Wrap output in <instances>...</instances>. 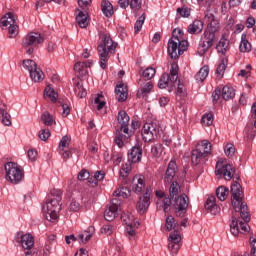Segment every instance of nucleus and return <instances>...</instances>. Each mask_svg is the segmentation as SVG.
Masks as SVG:
<instances>
[{
  "instance_id": "1",
  "label": "nucleus",
  "mask_w": 256,
  "mask_h": 256,
  "mask_svg": "<svg viewBox=\"0 0 256 256\" xmlns=\"http://www.w3.org/2000/svg\"><path fill=\"white\" fill-rule=\"evenodd\" d=\"M231 201L232 207L236 213H240L241 220H237L235 216L232 217V222L230 223V231L234 237H237L239 233H249V221H251V216L247 211V203L243 202V189L241 184L235 181L231 185ZM244 221V222H243Z\"/></svg>"
},
{
  "instance_id": "2",
  "label": "nucleus",
  "mask_w": 256,
  "mask_h": 256,
  "mask_svg": "<svg viewBox=\"0 0 256 256\" xmlns=\"http://www.w3.org/2000/svg\"><path fill=\"white\" fill-rule=\"evenodd\" d=\"M118 123L120 125V128L116 130V136H115V144L118 147H123L125 143H129V139L133 137L136 129H139L141 127V123L137 120H132L131 123V129H129V114L125 112V110H120L118 112Z\"/></svg>"
},
{
  "instance_id": "3",
  "label": "nucleus",
  "mask_w": 256,
  "mask_h": 256,
  "mask_svg": "<svg viewBox=\"0 0 256 256\" xmlns=\"http://www.w3.org/2000/svg\"><path fill=\"white\" fill-rule=\"evenodd\" d=\"M204 21L207 23V28L204 31V39L199 49L202 53H207L217 41L215 33L219 31V21L210 12L205 14Z\"/></svg>"
},
{
  "instance_id": "4",
  "label": "nucleus",
  "mask_w": 256,
  "mask_h": 256,
  "mask_svg": "<svg viewBox=\"0 0 256 256\" xmlns=\"http://www.w3.org/2000/svg\"><path fill=\"white\" fill-rule=\"evenodd\" d=\"M169 191L176 217H183L187 213V207H189V197L185 194L177 196L181 193V186L177 180L170 183Z\"/></svg>"
},
{
  "instance_id": "5",
  "label": "nucleus",
  "mask_w": 256,
  "mask_h": 256,
  "mask_svg": "<svg viewBox=\"0 0 256 256\" xmlns=\"http://www.w3.org/2000/svg\"><path fill=\"white\" fill-rule=\"evenodd\" d=\"M100 39L102 42L97 47L98 55L100 57V67L101 69H107V61H109L111 55L115 53L117 43L111 39V35L107 32L101 33Z\"/></svg>"
},
{
  "instance_id": "6",
  "label": "nucleus",
  "mask_w": 256,
  "mask_h": 256,
  "mask_svg": "<svg viewBox=\"0 0 256 256\" xmlns=\"http://www.w3.org/2000/svg\"><path fill=\"white\" fill-rule=\"evenodd\" d=\"M189 47V42L183 39V30L174 29L172 32V38L168 42V54L172 59H177L180 55H183L187 48Z\"/></svg>"
},
{
  "instance_id": "7",
  "label": "nucleus",
  "mask_w": 256,
  "mask_h": 256,
  "mask_svg": "<svg viewBox=\"0 0 256 256\" xmlns=\"http://www.w3.org/2000/svg\"><path fill=\"white\" fill-rule=\"evenodd\" d=\"M211 142L208 140H202L196 145V149L192 150L191 161L193 165H199V163H205L207 157L211 153Z\"/></svg>"
},
{
  "instance_id": "8",
  "label": "nucleus",
  "mask_w": 256,
  "mask_h": 256,
  "mask_svg": "<svg viewBox=\"0 0 256 256\" xmlns=\"http://www.w3.org/2000/svg\"><path fill=\"white\" fill-rule=\"evenodd\" d=\"M44 41L45 38H43V35H41V33L30 32L23 38L22 47L23 49H26V53L28 55H32V53L35 51V47H37V45H41V43H43Z\"/></svg>"
},
{
  "instance_id": "9",
  "label": "nucleus",
  "mask_w": 256,
  "mask_h": 256,
  "mask_svg": "<svg viewBox=\"0 0 256 256\" xmlns=\"http://www.w3.org/2000/svg\"><path fill=\"white\" fill-rule=\"evenodd\" d=\"M178 79H179V65H177V63H172L169 74L164 73L161 76L158 82V87L159 89H167L169 85L170 86L175 85Z\"/></svg>"
},
{
  "instance_id": "10",
  "label": "nucleus",
  "mask_w": 256,
  "mask_h": 256,
  "mask_svg": "<svg viewBox=\"0 0 256 256\" xmlns=\"http://www.w3.org/2000/svg\"><path fill=\"white\" fill-rule=\"evenodd\" d=\"M6 171V179L14 185H17V183H21L23 181V169H21V166L15 162H8L4 166Z\"/></svg>"
},
{
  "instance_id": "11",
  "label": "nucleus",
  "mask_w": 256,
  "mask_h": 256,
  "mask_svg": "<svg viewBox=\"0 0 256 256\" xmlns=\"http://www.w3.org/2000/svg\"><path fill=\"white\" fill-rule=\"evenodd\" d=\"M43 213H46L48 221H57L59 212L61 211V201L50 198L42 207Z\"/></svg>"
},
{
  "instance_id": "12",
  "label": "nucleus",
  "mask_w": 256,
  "mask_h": 256,
  "mask_svg": "<svg viewBox=\"0 0 256 256\" xmlns=\"http://www.w3.org/2000/svg\"><path fill=\"white\" fill-rule=\"evenodd\" d=\"M179 173V168L177 167V162L175 160H171L166 168L163 182L165 185L170 186L173 181H177L179 179V176L177 175Z\"/></svg>"
},
{
  "instance_id": "13",
  "label": "nucleus",
  "mask_w": 256,
  "mask_h": 256,
  "mask_svg": "<svg viewBox=\"0 0 256 256\" xmlns=\"http://www.w3.org/2000/svg\"><path fill=\"white\" fill-rule=\"evenodd\" d=\"M215 175L217 177H224L226 181H231L235 175V168L231 164H223V162L216 163Z\"/></svg>"
},
{
  "instance_id": "14",
  "label": "nucleus",
  "mask_w": 256,
  "mask_h": 256,
  "mask_svg": "<svg viewBox=\"0 0 256 256\" xmlns=\"http://www.w3.org/2000/svg\"><path fill=\"white\" fill-rule=\"evenodd\" d=\"M151 193H153V189L151 186H147L144 195L139 197V200L136 204V209L140 215L147 213L149 205H151Z\"/></svg>"
},
{
  "instance_id": "15",
  "label": "nucleus",
  "mask_w": 256,
  "mask_h": 256,
  "mask_svg": "<svg viewBox=\"0 0 256 256\" xmlns=\"http://www.w3.org/2000/svg\"><path fill=\"white\" fill-rule=\"evenodd\" d=\"M159 135V125L155 122L145 123L142 129V137L145 143L153 141Z\"/></svg>"
},
{
  "instance_id": "16",
  "label": "nucleus",
  "mask_w": 256,
  "mask_h": 256,
  "mask_svg": "<svg viewBox=\"0 0 256 256\" xmlns=\"http://www.w3.org/2000/svg\"><path fill=\"white\" fill-rule=\"evenodd\" d=\"M181 249V234L179 231H174L169 234L168 238V251L171 255H177Z\"/></svg>"
},
{
  "instance_id": "17",
  "label": "nucleus",
  "mask_w": 256,
  "mask_h": 256,
  "mask_svg": "<svg viewBox=\"0 0 256 256\" xmlns=\"http://www.w3.org/2000/svg\"><path fill=\"white\" fill-rule=\"evenodd\" d=\"M16 241L21 245L24 251L34 249L35 238L31 234H23V232H18L16 235Z\"/></svg>"
},
{
  "instance_id": "18",
  "label": "nucleus",
  "mask_w": 256,
  "mask_h": 256,
  "mask_svg": "<svg viewBox=\"0 0 256 256\" xmlns=\"http://www.w3.org/2000/svg\"><path fill=\"white\" fill-rule=\"evenodd\" d=\"M119 200L117 198L112 199V204L104 211V218L106 221H113L117 217L119 211Z\"/></svg>"
},
{
  "instance_id": "19",
  "label": "nucleus",
  "mask_w": 256,
  "mask_h": 256,
  "mask_svg": "<svg viewBox=\"0 0 256 256\" xmlns=\"http://www.w3.org/2000/svg\"><path fill=\"white\" fill-rule=\"evenodd\" d=\"M142 157H143V148H141V146L139 145L133 146L128 151L129 163H139L141 162Z\"/></svg>"
},
{
  "instance_id": "20",
  "label": "nucleus",
  "mask_w": 256,
  "mask_h": 256,
  "mask_svg": "<svg viewBox=\"0 0 256 256\" xmlns=\"http://www.w3.org/2000/svg\"><path fill=\"white\" fill-rule=\"evenodd\" d=\"M132 189L137 195H141L143 191H147V187H145V178H143V176H135Z\"/></svg>"
},
{
  "instance_id": "21",
  "label": "nucleus",
  "mask_w": 256,
  "mask_h": 256,
  "mask_svg": "<svg viewBox=\"0 0 256 256\" xmlns=\"http://www.w3.org/2000/svg\"><path fill=\"white\" fill-rule=\"evenodd\" d=\"M93 65V61L88 60L87 62H77L74 65V71L76 73H79L81 77H84V75H87V68L91 67Z\"/></svg>"
},
{
  "instance_id": "22",
  "label": "nucleus",
  "mask_w": 256,
  "mask_h": 256,
  "mask_svg": "<svg viewBox=\"0 0 256 256\" xmlns=\"http://www.w3.org/2000/svg\"><path fill=\"white\" fill-rule=\"evenodd\" d=\"M187 31L190 35H199V33L203 31V21L194 20L193 23L188 26Z\"/></svg>"
},
{
  "instance_id": "23",
  "label": "nucleus",
  "mask_w": 256,
  "mask_h": 256,
  "mask_svg": "<svg viewBox=\"0 0 256 256\" xmlns=\"http://www.w3.org/2000/svg\"><path fill=\"white\" fill-rule=\"evenodd\" d=\"M95 233V227L90 226L85 230L84 232H81L78 235V240L81 241V243H88L91 240V237H93V234Z\"/></svg>"
},
{
  "instance_id": "24",
  "label": "nucleus",
  "mask_w": 256,
  "mask_h": 256,
  "mask_svg": "<svg viewBox=\"0 0 256 256\" xmlns=\"http://www.w3.org/2000/svg\"><path fill=\"white\" fill-rule=\"evenodd\" d=\"M216 199L215 196H211L207 199L205 203V209L210 211L212 215H217L219 213V206L215 203Z\"/></svg>"
},
{
  "instance_id": "25",
  "label": "nucleus",
  "mask_w": 256,
  "mask_h": 256,
  "mask_svg": "<svg viewBox=\"0 0 256 256\" xmlns=\"http://www.w3.org/2000/svg\"><path fill=\"white\" fill-rule=\"evenodd\" d=\"M115 93L118 101L121 103H123V101H127V86H125V84L121 83L117 85Z\"/></svg>"
},
{
  "instance_id": "26",
  "label": "nucleus",
  "mask_w": 256,
  "mask_h": 256,
  "mask_svg": "<svg viewBox=\"0 0 256 256\" xmlns=\"http://www.w3.org/2000/svg\"><path fill=\"white\" fill-rule=\"evenodd\" d=\"M2 27H11L15 25V15L11 12H8L0 20Z\"/></svg>"
},
{
  "instance_id": "27",
  "label": "nucleus",
  "mask_w": 256,
  "mask_h": 256,
  "mask_svg": "<svg viewBox=\"0 0 256 256\" xmlns=\"http://www.w3.org/2000/svg\"><path fill=\"white\" fill-rule=\"evenodd\" d=\"M156 73H157V71L153 67H148L144 70L140 69V71H139V74L141 75V77H143V79H145V81H151V79H153V77H155Z\"/></svg>"
},
{
  "instance_id": "28",
  "label": "nucleus",
  "mask_w": 256,
  "mask_h": 256,
  "mask_svg": "<svg viewBox=\"0 0 256 256\" xmlns=\"http://www.w3.org/2000/svg\"><path fill=\"white\" fill-rule=\"evenodd\" d=\"M221 92L224 101H229V99H233L235 97V89L231 86H224L221 88Z\"/></svg>"
},
{
  "instance_id": "29",
  "label": "nucleus",
  "mask_w": 256,
  "mask_h": 256,
  "mask_svg": "<svg viewBox=\"0 0 256 256\" xmlns=\"http://www.w3.org/2000/svg\"><path fill=\"white\" fill-rule=\"evenodd\" d=\"M30 78L34 83H40L45 78V74L41 71V68L36 67L34 70L30 72Z\"/></svg>"
},
{
  "instance_id": "30",
  "label": "nucleus",
  "mask_w": 256,
  "mask_h": 256,
  "mask_svg": "<svg viewBox=\"0 0 256 256\" xmlns=\"http://www.w3.org/2000/svg\"><path fill=\"white\" fill-rule=\"evenodd\" d=\"M101 9L102 13L105 15V17H112L113 16V4L111 2L104 0L101 3Z\"/></svg>"
},
{
  "instance_id": "31",
  "label": "nucleus",
  "mask_w": 256,
  "mask_h": 256,
  "mask_svg": "<svg viewBox=\"0 0 256 256\" xmlns=\"http://www.w3.org/2000/svg\"><path fill=\"white\" fill-rule=\"evenodd\" d=\"M207 77H209V66H203L195 75V79L198 83H203Z\"/></svg>"
},
{
  "instance_id": "32",
  "label": "nucleus",
  "mask_w": 256,
  "mask_h": 256,
  "mask_svg": "<svg viewBox=\"0 0 256 256\" xmlns=\"http://www.w3.org/2000/svg\"><path fill=\"white\" fill-rule=\"evenodd\" d=\"M138 85H140V92L142 95H147L151 93V89H153V82L149 81L143 84V80H138Z\"/></svg>"
},
{
  "instance_id": "33",
  "label": "nucleus",
  "mask_w": 256,
  "mask_h": 256,
  "mask_svg": "<svg viewBox=\"0 0 256 256\" xmlns=\"http://www.w3.org/2000/svg\"><path fill=\"white\" fill-rule=\"evenodd\" d=\"M76 21L82 29H85L87 25H89V21H87V13L80 11L76 16Z\"/></svg>"
},
{
  "instance_id": "34",
  "label": "nucleus",
  "mask_w": 256,
  "mask_h": 256,
  "mask_svg": "<svg viewBox=\"0 0 256 256\" xmlns=\"http://www.w3.org/2000/svg\"><path fill=\"white\" fill-rule=\"evenodd\" d=\"M113 195H114V199H117V197L118 198L122 197V199H127V197L131 195V190H129V188L127 187H121L116 191H114Z\"/></svg>"
},
{
  "instance_id": "35",
  "label": "nucleus",
  "mask_w": 256,
  "mask_h": 256,
  "mask_svg": "<svg viewBox=\"0 0 256 256\" xmlns=\"http://www.w3.org/2000/svg\"><path fill=\"white\" fill-rule=\"evenodd\" d=\"M74 93L80 99H83L84 97H87V90H85V88H83V84H81V82H76L75 83Z\"/></svg>"
},
{
  "instance_id": "36",
  "label": "nucleus",
  "mask_w": 256,
  "mask_h": 256,
  "mask_svg": "<svg viewBox=\"0 0 256 256\" xmlns=\"http://www.w3.org/2000/svg\"><path fill=\"white\" fill-rule=\"evenodd\" d=\"M216 195L219 201H225L227 195H229V188L225 186H219L216 190Z\"/></svg>"
},
{
  "instance_id": "37",
  "label": "nucleus",
  "mask_w": 256,
  "mask_h": 256,
  "mask_svg": "<svg viewBox=\"0 0 256 256\" xmlns=\"http://www.w3.org/2000/svg\"><path fill=\"white\" fill-rule=\"evenodd\" d=\"M134 219L135 218L131 214L124 213L121 215V221L123 223H125V225H127V227H130L131 229H133V227H135V223L133 222Z\"/></svg>"
},
{
  "instance_id": "38",
  "label": "nucleus",
  "mask_w": 256,
  "mask_h": 256,
  "mask_svg": "<svg viewBox=\"0 0 256 256\" xmlns=\"http://www.w3.org/2000/svg\"><path fill=\"white\" fill-rule=\"evenodd\" d=\"M44 97H48V99H50L53 103H55V101H57L58 96L53 88H51L50 86H47L44 90Z\"/></svg>"
},
{
  "instance_id": "39",
  "label": "nucleus",
  "mask_w": 256,
  "mask_h": 256,
  "mask_svg": "<svg viewBox=\"0 0 256 256\" xmlns=\"http://www.w3.org/2000/svg\"><path fill=\"white\" fill-rule=\"evenodd\" d=\"M218 53H225L229 49V40L221 39L216 46Z\"/></svg>"
},
{
  "instance_id": "40",
  "label": "nucleus",
  "mask_w": 256,
  "mask_h": 256,
  "mask_svg": "<svg viewBox=\"0 0 256 256\" xmlns=\"http://www.w3.org/2000/svg\"><path fill=\"white\" fill-rule=\"evenodd\" d=\"M41 119H42L44 125H47L48 127H51V125H53V123H55L53 116L49 112H44L41 116Z\"/></svg>"
},
{
  "instance_id": "41",
  "label": "nucleus",
  "mask_w": 256,
  "mask_h": 256,
  "mask_svg": "<svg viewBox=\"0 0 256 256\" xmlns=\"http://www.w3.org/2000/svg\"><path fill=\"white\" fill-rule=\"evenodd\" d=\"M69 143H71V137L63 136L59 143V151H65V149H69Z\"/></svg>"
},
{
  "instance_id": "42",
  "label": "nucleus",
  "mask_w": 256,
  "mask_h": 256,
  "mask_svg": "<svg viewBox=\"0 0 256 256\" xmlns=\"http://www.w3.org/2000/svg\"><path fill=\"white\" fill-rule=\"evenodd\" d=\"M201 123L204 127H211V125H213V113L202 116Z\"/></svg>"
},
{
  "instance_id": "43",
  "label": "nucleus",
  "mask_w": 256,
  "mask_h": 256,
  "mask_svg": "<svg viewBox=\"0 0 256 256\" xmlns=\"http://www.w3.org/2000/svg\"><path fill=\"white\" fill-rule=\"evenodd\" d=\"M19 35V26L14 24L8 27V37L9 39H15Z\"/></svg>"
},
{
  "instance_id": "44",
  "label": "nucleus",
  "mask_w": 256,
  "mask_h": 256,
  "mask_svg": "<svg viewBox=\"0 0 256 256\" xmlns=\"http://www.w3.org/2000/svg\"><path fill=\"white\" fill-rule=\"evenodd\" d=\"M143 23H145V14H142L134 25V33H139L143 29Z\"/></svg>"
},
{
  "instance_id": "45",
  "label": "nucleus",
  "mask_w": 256,
  "mask_h": 256,
  "mask_svg": "<svg viewBox=\"0 0 256 256\" xmlns=\"http://www.w3.org/2000/svg\"><path fill=\"white\" fill-rule=\"evenodd\" d=\"M166 230L167 231H171L173 229H175V227H177V222H175V218L173 216H168L166 218Z\"/></svg>"
},
{
  "instance_id": "46",
  "label": "nucleus",
  "mask_w": 256,
  "mask_h": 256,
  "mask_svg": "<svg viewBox=\"0 0 256 256\" xmlns=\"http://www.w3.org/2000/svg\"><path fill=\"white\" fill-rule=\"evenodd\" d=\"M23 67L24 69H27L29 73L37 69V63L33 60H24L23 61Z\"/></svg>"
},
{
  "instance_id": "47",
  "label": "nucleus",
  "mask_w": 256,
  "mask_h": 256,
  "mask_svg": "<svg viewBox=\"0 0 256 256\" xmlns=\"http://www.w3.org/2000/svg\"><path fill=\"white\" fill-rule=\"evenodd\" d=\"M225 69H227V59H222L221 63L216 69L217 75H219V77H223V75L225 74Z\"/></svg>"
},
{
  "instance_id": "48",
  "label": "nucleus",
  "mask_w": 256,
  "mask_h": 256,
  "mask_svg": "<svg viewBox=\"0 0 256 256\" xmlns=\"http://www.w3.org/2000/svg\"><path fill=\"white\" fill-rule=\"evenodd\" d=\"M131 163L132 162L128 161V163L122 165V167L120 169V176L121 177H127V175H129V173H131V169H132Z\"/></svg>"
},
{
  "instance_id": "49",
  "label": "nucleus",
  "mask_w": 256,
  "mask_h": 256,
  "mask_svg": "<svg viewBox=\"0 0 256 256\" xmlns=\"http://www.w3.org/2000/svg\"><path fill=\"white\" fill-rule=\"evenodd\" d=\"M151 153L154 157H161L163 153V144H156L151 148Z\"/></svg>"
},
{
  "instance_id": "50",
  "label": "nucleus",
  "mask_w": 256,
  "mask_h": 256,
  "mask_svg": "<svg viewBox=\"0 0 256 256\" xmlns=\"http://www.w3.org/2000/svg\"><path fill=\"white\" fill-rule=\"evenodd\" d=\"M240 51L241 53H249V51H251V43H249V41L246 39H243V37L240 43Z\"/></svg>"
},
{
  "instance_id": "51",
  "label": "nucleus",
  "mask_w": 256,
  "mask_h": 256,
  "mask_svg": "<svg viewBox=\"0 0 256 256\" xmlns=\"http://www.w3.org/2000/svg\"><path fill=\"white\" fill-rule=\"evenodd\" d=\"M224 153L230 158L233 157V155H235V146L232 143L226 144L224 147Z\"/></svg>"
},
{
  "instance_id": "52",
  "label": "nucleus",
  "mask_w": 256,
  "mask_h": 256,
  "mask_svg": "<svg viewBox=\"0 0 256 256\" xmlns=\"http://www.w3.org/2000/svg\"><path fill=\"white\" fill-rule=\"evenodd\" d=\"M94 105H96V108L98 111H101V109H103V107H105V100H103V95H98L94 99Z\"/></svg>"
},
{
  "instance_id": "53",
  "label": "nucleus",
  "mask_w": 256,
  "mask_h": 256,
  "mask_svg": "<svg viewBox=\"0 0 256 256\" xmlns=\"http://www.w3.org/2000/svg\"><path fill=\"white\" fill-rule=\"evenodd\" d=\"M221 95L223 96L221 92V87L216 88L212 93V101L213 103H217L221 99Z\"/></svg>"
},
{
  "instance_id": "54",
  "label": "nucleus",
  "mask_w": 256,
  "mask_h": 256,
  "mask_svg": "<svg viewBox=\"0 0 256 256\" xmlns=\"http://www.w3.org/2000/svg\"><path fill=\"white\" fill-rule=\"evenodd\" d=\"M94 180L92 181V183H94V185H97L98 181H103V179H105V172L103 171H96L94 173Z\"/></svg>"
},
{
  "instance_id": "55",
  "label": "nucleus",
  "mask_w": 256,
  "mask_h": 256,
  "mask_svg": "<svg viewBox=\"0 0 256 256\" xmlns=\"http://www.w3.org/2000/svg\"><path fill=\"white\" fill-rule=\"evenodd\" d=\"M114 231H115V227L110 224L104 225L101 229V233H105V235H113Z\"/></svg>"
},
{
  "instance_id": "56",
  "label": "nucleus",
  "mask_w": 256,
  "mask_h": 256,
  "mask_svg": "<svg viewBox=\"0 0 256 256\" xmlns=\"http://www.w3.org/2000/svg\"><path fill=\"white\" fill-rule=\"evenodd\" d=\"M38 136L41 141H47L51 137V132L48 129H43L39 132Z\"/></svg>"
},
{
  "instance_id": "57",
  "label": "nucleus",
  "mask_w": 256,
  "mask_h": 256,
  "mask_svg": "<svg viewBox=\"0 0 256 256\" xmlns=\"http://www.w3.org/2000/svg\"><path fill=\"white\" fill-rule=\"evenodd\" d=\"M89 177H90L89 171H87L86 169H83L78 173L79 181H85V180L89 179Z\"/></svg>"
},
{
  "instance_id": "58",
  "label": "nucleus",
  "mask_w": 256,
  "mask_h": 256,
  "mask_svg": "<svg viewBox=\"0 0 256 256\" xmlns=\"http://www.w3.org/2000/svg\"><path fill=\"white\" fill-rule=\"evenodd\" d=\"M51 196L52 197H55V198H52V199H54V200H56V201H61V199H62V196L61 195H63V192H61V190H59V189H53V190H51Z\"/></svg>"
},
{
  "instance_id": "59",
  "label": "nucleus",
  "mask_w": 256,
  "mask_h": 256,
  "mask_svg": "<svg viewBox=\"0 0 256 256\" xmlns=\"http://www.w3.org/2000/svg\"><path fill=\"white\" fill-rule=\"evenodd\" d=\"M250 247H251L250 255L256 256V238L253 236L250 237Z\"/></svg>"
},
{
  "instance_id": "60",
  "label": "nucleus",
  "mask_w": 256,
  "mask_h": 256,
  "mask_svg": "<svg viewBox=\"0 0 256 256\" xmlns=\"http://www.w3.org/2000/svg\"><path fill=\"white\" fill-rule=\"evenodd\" d=\"M176 95H179L180 97H183V95H185V85L181 83V80H178Z\"/></svg>"
},
{
  "instance_id": "61",
  "label": "nucleus",
  "mask_w": 256,
  "mask_h": 256,
  "mask_svg": "<svg viewBox=\"0 0 256 256\" xmlns=\"http://www.w3.org/2000/svg\"><path fill=\"white\" fill-rule=\"evenodd\" d=\"M142 3H143V0H131L130 7L132 9H135L136 11H139V9H141Z\"/></svg>"
},
{
  "instance_id": "62",
  "label": "nucleus",
  "mask_w": 256,
  "mask_h": 256,
  "mask_svg": "<svg viewBox=\"0 0 256 256\" xmlns=\"http://www.w3.org/2000/svg\"><path fill=\"white\" fill-rule=\"evenodd\" d=\"M2 119H1V123H3L6 127H9L11 126V114L8 113L4 116H1Z\"/></svg>"
},
{
  "instance_id": "63",
  "label": "nucleus",
  "mask_w": 256,
  "mask_h": 256,
  "mask_svg": "<svg viewBox=\"0 0 256 256\" xmlns=\"http://www.w3.org/2000/svg\"><path fill=\"white\" fill-rule=\"evenodd\" d=\"M177 13H179L181 17H189L191 15L189 8H178Z\"/></svg>"
},
{
  "instance_id": "64",
  "label": "nucleus",
  "mask_w": 256,
  "mask_h": 256,
  "mask_svg": "<svg viewBox=\"0 0 256 256\" xmlns=\"http://www.w3.org/2000/svg\"><path fill=\"white\" fill-rule=\"evenodd\" d=\"M22 256H39V252L36 248H31L28 250H24V254Z\"/></svg>"
}]
</instances>
